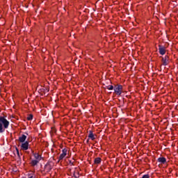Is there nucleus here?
I'll return each mask as SVG.
<instances>
[{
    "mask_svg": "<svg viewBox=\"0 0 178 178\" xmlns=\"http://www.w3.org/2000/svg\"><path fill=\"white\" fill-rule=\"evenodd\" d=\"M9 127V121L5 117L0 116V133H3L5 129Z\"/></svg>",
    "mask_w": 178,
    "mask_h": 178,
    "instance_id": "1",
    "label": "nucleus"
},
{
    "mask_svg": "<svg viewBox=\"0 0 178 178\" xmlns=\"http://www.w3.org/2000/svg\"><path fill=\"white\" fill-rule=\"evenodd\" d=\"M40 161H38V160H32L31 162V166H35L36 165H38Z\"/></svg>",
    "mask_w": 178,
    "mask_h": 178,
    "instance_id": "12",
    "label": "nucleus"
},
{
    "mask_svg": "<svg viewBox=\"0 0 178 178\" xmlns=\"http://www.w3.org/2000/svg\"><path fill=\"white\" fill-rule=\"evenodd\" d=\"M21 149L22 151H27L29 149V141H25L21 145Z\"/></svg>",
    "mask_w": 178,
    "mask_h": 178,
    "instance_id": "4",
    "label": "nucleus"
},
{
    "mask_svg": "<svg viewBox=\"0 0 178 178\" xmlns=\"http://www.w3.org/2000/svg\"><path fill=\"white\" fill-rule=\"evenodd\" d=\"M67 155V148H64L62 150V153L60 154V156L58 158V162H60V161H63V159Z\"/></svg>",
    "mask_w": 178,
    "mask_h": 178,
    "instance_id": "3",
    "label": "nucleus"
},
{
    "mask_svg": "<svg viewBox=\"0 0 178 178\" xmlns=\"http://www.w3.org/2000/svg\"><path fill=\"white\" fill-rule=\"evenodd\" d=\"M27 120H33V115L30 114V115L27 117Z\"/></svg>",
    "mask_w": 178,
    "mask_h": 178,
    "instance_id": "13",
    "label": "nucleus"
},
{
    "mask_svg": "<svg viewBox=\"0 0 178 178\" xmlns=\"http://www.w3.org/2000/svg\"><path fill=\"white\" fill-rule=\"evenodd\" d=\"M158 162H159L160 163L165 164V163H166V158L160 157L158 159Z\"/></svg>",
    "mask_w": 178,
    "mask_h": 178,
    "instance_id": "8",
    "label": "nucleus"
},
{
    "mask_svg": "<svg viewBox=\"0 0 178 178\" xmlns=\"http://www.w3.org/2000/svg\"><path fill=\"white\" fill-rule=\"evenodd\" d=\"M114 91L116 95H122V92H123V86L119 84L115 85L114 87Z\"/></svg>",
    "mask_w": 178,
    "mask_h": 178,
    "instance_id": "2",
    "label": "nucleus"
},
{
    "mask_svg": "<svg viewBox=\"0 0 178 178\" xmlns=\"http://www.w3.org/2000/svg\"><path fill=\"white\" fill-rule=\"evenodd\" d=\"M159 52L160 55H165V54H166V47L159 45Z\"/></svg>",
    "mask_w": 178,
    "mask_h": 178,
    "instance_id": "5",
    "label": "nucleus"
},
{
    "mask_svg": "<svg viewBox=\"0 0 178 178\" xmlns=\"http://www.w3.org/2000/svg\"><path fill=\"white\" fill-rule=\"evenodd\" d=\"M89 138H90L92 141L95 140V136H94V134L92 133V131H89V135H88Z\"/></svg>",
    "mask_w": 178,
    "mask_h": 178,
    "instance_id": "9",
    "label": "nucleus"
},
{
    "mask_svg": "<svg viewBox=\"0 0 178 178\" xmlns=\"http://www.w3.org/2000/svg\"><path fill=\"white\" fill-rule=\"evenodd\" d=\"M28 178H35V176L34 175V174H29Z\"/></svg>",
    "mask_w": 178,
    "mask_h": 178,
    "instance_id": "14",
    "label": "nucleus"
},
{
    "mask_svg": "<svg viewBox=\"0 0 178 178\" xmlns=\"http://www.w3.org/2000/svg\"><path fill=\"white\" fill-rule=\"evenodd\" d=\"M34 157L36 161H38L39 162L41 161V156L38 154V153L34 154Z\"/></svg>",
    "mask_w": 178,
    "mask_h": 178,
    "instance_id": "10",
    "label": "nucleus"
},
{
    "mask_svg": "<svg viewBox=\"0 0 178 178\" xmlns=\"http://www.w3.org/2000/svg\"><path fill=\"white\" fill-rule=\"evenodd\" d=\"M102 161V160L99 157H97V158L95 159V165H99V163H101Z\"/></svg>",
    "mask_w": 178,
    "mask_h": 178,
    "instance_id": "11",
    "label": "nucleus"
},
{
    "mask_svg": "<svg viewBox=\"0 0 178 178\" xmlns=\"http://www.w3.org/2000/svg\"><path fill=\"white\" fill-rule=\"evenodd\" d=\"M17 155L19 156V149H17Z\"/></svg>",
    "mask_w": 178,
    "mask_h": 178,
    "instance_id": "16",
    "label": "nucleus"
},
{
    "mask_svg": "<svg viewBox=\"0 0 178 178\" xmlns=\"http://www.w3.org/2000/svg\"><path fill=\"white\" fill-rule=\"evenodd\" d=\"M162 63L164 66H168L169 65V56H165V57L162 58Z\"/></svg>",
    "mask_w": 178,
    "mask_h": 178,
    "instance_id": "6",
    "label": "nucleus"
},
{
    "mask_svg": "<svg viewBox=\"0 0 178 178\" xmlns=\"http://www.w3.org/2000/svg\"><path fill=\"white\" fill-rule=\"evenodd\" d=\"M27 139V136L24 134L22 135L19 137V143H26V140Z\"/></svg>",
    "mask_w": 178,
    "mask_h": 178,
    "instance_id": "7",
    "label": "nucleus"
},
{
    "mask_svg": "<svg viewBox=\"0 0 178 178\" xmlns=\"http://www.w3.org/2000/svg\"><path fill=\"white\" fill-rule=\"evenodd\" d=\"M107 90H113V86L109 85L107 86Z\"/></svg>",
    "mask_w": 178,
    "mask_h": 178,
    "instance_id": "15",
    "label": "nucleus"
}]
</instances>
